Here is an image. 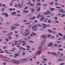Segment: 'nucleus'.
Listing matches in <instances>:
<instances>
[{"label": "nucleus", "mask_w": 65, "mask_h": 65, "mask_svg": "<svg viewBox=\"0 0 65 65\" xmlns=\"http://www.w3.org/2000/svg\"><path fill=\"white\" fill-rule=\"evenodd\" d=\"M42 38H44V39H45L47 38V35H42Z\"/></svg>", "instance_id": "f257e3e1"}, {"label": "nucleus", "mask_w": 65, "mask_h": 65, "mask_svg": "<svg viewBox=\"0 0 65 65\" xmlns=\"http://www.w3.org/2000/svg\"><path fill=\"white\" fill-rule=\"evenodd\" d=\"M51 46V47H53L54 46V45L53 44V43L52 42H50L48 45V46H49V47Z\"/></svg>", "instance_id": "f03ea898"}, {"label": "nucleus", "mask_w": 65, "mask_h": 65, "mask_svg": "<svg viewBox=\"0 0 65 65\" xmlns=\"http://www.w3.org/2000/svg\"><path fill=\"white\" fill-rule=\"evenodd\" d=\"M4 61H9V58L8 57H5L3 59Z\"/></svg>", "instance_id": "7ed1b4c3"}, {"label": "nucleus", "mask_w": 65, "mask_h": 65, "mask_svg": "<svg viewBox=\"0 0 65 65\" xmlns=\"http://www.w3.org/2000/svg\"><path fill=\"white\" fill-rule=\"evenodd\" d=\"M27 61V59L26 58H23L21 59V61H22L23 62H24V61Z\"/></svg>", "instance_id": "20e7f679"}, {"label": "nucleus", "mask_w": 65, "mask_h": 65, "mask_svg": "<svg viewBox=\"0 0 65 65\" xmlns=\"http://www.w3.org/2000/svg\"><path fill=\"white\" fill-rule=\"evenodd\" d=\"M13 63H15L16 64H20V62H19L18 61L15 60H14L13 61Z\"/></svg>", "instance_id": "39448f33"}, {"label": "nucleus", "mask_w": 65, "mask_h": 65, "mask_svg": "<svg viewBox=\"0 0 65 65\" xmlns=\"http://www.w3.org/2000/svg\"><path fill=\"white\" fill-rule=\"evenodd\" d=\"M45 40H43V41L41 43V45L42 46V45H43V44H44L45 43Z\"/></svg>", "instance_id": "423d86ee"}, {"label": "nucleus", "mask_w": 65, "mask_h": 65, "mask_svg": "<svg viewBox=\"0 0 65 65\" xmlns=\"http://www.w3.org/2000/svg\"><path fill=\"white\" fill-rule=\"evenodd\" d=\"M44 19H45V17H44L40 19L39 20V21L40 22H41V21H43V20Z\"/></svg>", "instance_id": "0eeeda50"}, {"label": "nucleus", "mask_w": 65, "mask_h": 65, "mask_svg": "<svg viewBox=\"0 0 65 65\" xmlns=\"http://www.w3.org/2000/svg\"><path fill=\"white\" fill-rule=\"evenodd\" d=\"M63 11H63V9H60L59 10V12H61L62 13L63 12Z\"/></svg>", "instance_id": "6e6552de"}, {"label": "nucleus", "mask_w": 65, "mask_h": 65, "mask_svg": "<svg viewBox=\"0 0 65 65\" xmlns=\"http://www.w3.org/2000/svg\"><path fill=\"white\" fill-rule=\"evenodd\" d=\"M29 34V32H26L25 34V36H27L28 35V34Z\"/></svg>", "instance_id": "1a4fd4ad"}, {"label": "nucleus", "mask_w": 65, "mask_h": 65, "mask_svg": "<svg viewBox=\"0 0 65 65\" xmlns=\"http://www.w3.org/2000/svg\"><path fill=\"white\" fill-rule=\"evenodd\" d=\"M12 32H11L9 33L7 35V36H10V35H12Z\"/></svg>", "instance_id": "9d476101"}, {"label": "nucleus", "mask_w": 65, "mask_h": 65, "mask_svg": "<svg viewBox=\"0 0 65 65\" xmlns=\"http://www.w3.org/2000/svg\"><path fill=\"white\" fill-rule=\"evenodd\" d=\"M16 13H17L16 12H13V13H11V14L12 15H15V14H16Z\"/></svg>", "instance_id": "9b49d317"}, {"label": "nucleus", "mask_w": 65, "mask_h": 65, "mask_svg": "<svg viewBox=\"0 0 65 65\" xmlns=\"http://www.w3.org/2000/svg\"><path fill=\"white\" fill-rule=\"evenodd\" d=\"M51 54L52 55H57V54L54 52H51Z\"/></svg>", "instance_id": "f8f14e48"}, {"label": "nucleus", "mask_w": 65, "mask_h": 65, "mask_svg": "<svg viewBox=\"0 0 65 65\" xmlns=\"http://www.w3.org/2000/svg\"><path fill=\"white\" fill-rule=\"evenodd\" d=\"M18 5L19 7H20V8H22V6H23L22 5H21L19 4H18Z\"/></svg>", "instance_id": "ddd939ff"}, {"label": "nucleus", "mask_w": 65, "mask_h": 65, "mask_svg": "<svg viewBox=\"0 0 65 65\" xmlns=\"http://www.w3.org/2000/svg\"><path fill=\"white\" fill-rule=\"evenodd\" d=\"M47 18H45V19L44 20V23H46V22H47Z\"/></svg>", "instance_id": "4468645a"}, {"label": "nucleus", "mask_w": 65, "mask_h": 65, "mask_svg": "<svg viewBox=\"0 0 65 65\" xmlns=\"http://www.w3.org/2000/svg\"><path fill=\"white\" fill-rule=\"evenodd\" d=\"M5 16L6 17V18H7V17H8V14L7 13L5 12Z\"/></svg>", "instance_id": "2eb2a0df"}, {"label": "nucleus", "mask_w": 65, "mask_h": 65, "mask_svg": "<svg viewBox=\"0 0 65 65\" xmlns=\"http://www.w3.org/2000/svg\"><path fill=\"white\" fill-rule=\"evenodd\" d=\"M40 16H41V14L40 13L39 14H38V16H37V19H38V18H39V17H40Z\"/></svg>", "instance_id": "dca6fc26"}, {"label": "nucleus", "mask_w": 65, "mask_h": 65, "mask_svg": "<svg viewBox=\"0 0 65 65\" xmlns=\"http://www.w3.org/2000/svg\"><path fill=\"white\" fill-rule=\"evenodd\" d=\"M41 3H37V4L36 5V6L37 5H38V6H40V5H41Z\"/></svg>", "instance_id": "f3484780"}, {"label": "nucleus", "mask_w": 65, "mask_h": 65, "mask_svg": "<svg viewBox=\"0 0 65 65\" xmlns=\"http://www.w3.org/2000/svg\"><path fill=\"white\" fill-rule=\"evenodd\" d=\"M17 27H14L12 28L11 29V30H14V29H17Z\"/></svg>", "instance_id": "a211bd4d"}, {"label": "nucleus", "mask_w": 65, "mask_h": 65, "mask_svg": "<svg viewBox=\"0 0 65 65\" xmlns=\"http://www.w3.org/2000/svg\"><path fill=\"white\" fill-rule=\"evenodd\" d=\"M47 13H48V14H50V13H51V12H50V11L48 10H47Z\"/></svg>", "instance_id": "6ab92c4d"}, {"label": "nucleus", "mask_w": 65, "mask_h": 65, "mask_svg": "<svg viewBox=\"0 0 65 65\" xmlns=\"http://www.w3.org/2000/svg\"><path fill=\"white\" fill-rule=\"evenodd\" d=\"M42 48V46H41L39 47L38 48V50H41V48Z\"/></svg>", "instance_id": "aec40b11"}, {"label": "nucleus", "mask_w": 65, "mask_h": 65, "mask_svg": "<svg viewBox=\"0 0 65 65\" xmlns=\"http://www.w3.org/2000/svg\"><path fill=\"white\" fill-rule=\"evenodd\" d=\"M46 27H47V25H45L44 26H43L42 27L43 29H45L46 28Z\"/></svg>", "instance_id": "412c9836"}, {"label": "nucleus", "mask_w": 65, "mask_h": 65, "mask_svg": "<svg viewBox=\"0 0 65 65\" xmlns=\"http://www.w3.org/2000/svg\"><path fill=\"white\" fill-rule=\"evenodd\" d=\"M53 3H54V2L52 1L51 2V3H50L49 4L50 5H53Z\"/></svg>", "instance_id": "4be33fe9"}, {"label": "nucleus", "mask_w": 65, "mask_h": 65, "mask_svg": "<svg viewBox=\"0 0 65 65\" xmlns=\"http://www.w3.org/2000/svg\"><path fill=\"white\" fill-rule=\"evenodd\" d=\"M23 12L24 13H25V12H26V13H27V12H29V11L27 10H24Z\"/></svg>", "instance_id": "5701e85b"}, {"label": "nucleus", "mask_w": 65, "mask_h": 65, "mask_svg": "<svg viewBox=\"0 0 65 65\" xmlns=\"http://www.w3.org/2000/svg\"><path fill=\"white\" fill-rule=\"evenodd\" d=\"M58 61H63L64 60V59H58Z\"/></svg>", "instance_id": "b1692460"}, {"label": "nucleus", "mask_w": 65, "mask_h": 65, "mask_svg": "<svg viewBox=\"0 0 65 65\" xmlns=\"http://www.w3.org/2000/svg\"><path fill=\"white\" fill-rule=\"evenodd\" d=\"M47 37H51V35L50 34H48L47 35Z\"/></svg>", "instance_id": "393cba45"}, {"label": "nucleus", "mask_w": 65, "mask_h": 65, "mask_svg": "<svg viewBox=\"0 0 65 65\" xmlns=\"http://www.w3.org/2000/svg\"><path fill=\"white\" fill-rule=\"evenodd\" d=\"M28 26L29 27H30L28 28V29H30L31 28V27H32V26L31 25H28Z\"/></svg>", "instance_id": "a878e982"}, {"label": "nucleus", "mask_w": 65, "mask_h": 65, "mask_svg": "<svg viewBox=\"0 0 65 65\" xmlns=\"http://www.w3.org/2000/svg\"><path fill=\"white\" fill-rule=\"evenodd\" d=\"M35 27V25H34L32 27H31V30H33L34 28V27Z\"/></svg>", "instance_id": "bb28decb"}, {"label": "nucleus", "mask_w": 65, "mask_h": 65, "mask_svg": "<svg viewBox=\"0 0 65 65\" xmlns=\"http://www.w3.org/2000/svg\"><path fill=\"white\" fill-rule=\"evenodd\" d=\"M48 31L49 33H52V31L50 29H48Z\"/></svg>", "instance_id": "cd10ccee"}, {"label": "nucleus", "mask_w": 65, "mask_h": 65, "mask_svg": "<svg viewBox=\"0 0 65 65\" xmlns=\"http://www.w3.org/2000/svg\"><path fill=\"white\" fill-rule=\"evenodd\" d=\"M24 1L23 0H22L21 1V3H22V5H23V4H24Z\"/></svg>", "instance_id": "c85d7f7f"}, {"label": "nucleus", "mask_w": 65, "mask_h": 65, "mask_svg": "<svg viewBox=\"0 0 65 65\" xmlns=\"http://www.w3.org/2000/svg\"><path fill=\"white\" fill-rule=\"evenodd\" d=\"M48 23L49 24H51V20H48Z\"/></svg>", "instance_id": "c756f323"}, {"label": "nucleus", "mask_w": 65, "mask_h": 65, "mask_svg": "<svg viewBox=\"0 0 65 65\" xmlns=\"http://www.w3.org/2000/svg\"><path fill=\"white\" fill-rule=\"evenodd\" d=\"M26 47H27V48H30V46L29 45H27V46H26Z\"/></svg>", "instance_id": "7c9ffc66"}, {"label": "nucleus", "mask_w": 65, "mask_h": 65, "mask_svg": "<svg viewBox=\"0 0 65 65\" xmlns=\"http://www.w3.org/2000/svg\"><path fill=\"white\" fill-rule=\"evenodd\" d=\"M65 16V14H63L61 16V17H64Z\"/></svg>", "instance_id": "2f4dec72"}, {"label": "nucleus", "mask_w": 65, "mask_h": 65, "mask_svg": "<svg viewBox=\"0 0 65 65\" xmlns=\"http://www.w3.org/2000/svg\"><path fill=\"white\" fill-rule=\"evenodd\" d=\"M19 42L20 43H21V42H22V40L20 39L19 40Z\"/></svg>", "instance_id": "473e14b6"}, {"label": "nucleus", "mask_w": 65, "mask_h": 65, "mask_svg": "<svg viewBox=\"0 0 65 65\" xmlns=\"http://www.w3.org/2000/svg\"><path fill=\"white\" fill-rule=\"evenodd\" d=\"M54 22L55 23H57V24H59V21H54Z\"/></svg>", "instance_id": "72a5a7b5"}, {"label": "nucleus", "mask_w": 65, "mask_h": 65, "mask_svg": "<svg viewBox=\"0 0 65 65\" xmlns=\"http://www.w3.org/2000/svg\"><path fill=\"white\" fill-rule=\"evenodd\" d=\"M54 46L55 47H56V46H58V44H55L54 45Z\"/></svg>", "instance_id": "f704fd0d"}, {"label": "nucleus", "mask_w": 65, "mask_h": 65, "mask_svg": "<svg viewBox=\"0 0 65 65\" xmlns=\"http://www.w3.org/2000/svg\"><path fill=\"white\" fill-rule=\"evenodd\" d=\"M15 36L16 37H19V35L18 34H15Z\"/></svg>", "instance_id": "c9c22d12"}, {"label": "nucleus", "mask_w": 65, "mask_h": 65, "mask_svg": "<svg viewBox=\"0 0 65 65\" xmlns=\"http://www.w3.org/2000/svg\"><path fill=\"white\" fill-rule=\"evenodd\" d=\"M43 13H44V15H46V14H48V13H47V12H46L45 13V12H44Z\"/></svg>", "instance_id": "e433bc0d"}, {"label": "nucleus", "mask_w": 65, "mask_h": 65, "mask_svg": "<svg viewBox=\"0 0 65 65\" xmlns=\"http://www.w3.org/2000/svg\"><path fill=\"white\" fill-rule=\"evenodd\" d=\"M35 10H34V9H31V11H32V12H34Z\"/></svg>", "instance_id": "4c0bfd02"}, {"label": "nucleus", "mask_w": 65, "mask_h": 65, "mask_svg": "<svg viewBox=\"0 0 65 65\" xmlns=\"http://www.w3.org/2000/svg\"><path fill=\"white\" fill-rule=\"evenodd\" d=\"M14 55H15V56H19V54H14Z\"/></svg>", "instance_id": "58836bf2"}, {"label": "nucleus", "mask_w": 65, "mask_h": 65, "mask_svg": "<svg viewBox=\"0 0 65 65\" xmlns=\"http://www.w3.org/2000/svg\"><path fill=\"white\" fill-rule=\"evenodd\" d=\"M15 26H19V24H14Z\"/></svg>", "instance_id": "ea45409f"}, {"label": "nucleus", "mask_w": 65, "mask_h": 65, "mask_svg": "<svg viewBox=\"0 0 65 65\" xmlns=\"http://www.w3.org/2000/svg\"><path fill=\"white\" fill-rule=\"evenodd\" d=\"M33 30L34 31H37V29L36 28H35L34 29H33Z\"/></svg>", "instance_id": "a19ab883"}, {"label": "nucleus", "mask_w": 65, "mask_h": 65, "mask_svg": "<svg viewBox=\"0 0 65 65\" xmlns=\"http://www.w3.org/2000/svg\"><path fill=\"white\" fill-rule=\"evenodd\" d=\"M63 36L64 37L62 38V40H64L65 39V35Z\"/></svg>", "instance_id": "79ce46f5"}, {"label": "nucleus", "mask_w": 65, "mask_h": 65, "mask_svg": "<svg viewBox=\"0 0 65 65\" xmlns=\"http://www.w3.org/2000/svg\"><path fill=\"white\" fill-rule=\"evenodd\" d=\"M56 8H61V7H57V6H56Z\"/></svg>", "instance_id": "37998d69"}, {"label": "nucleus", "mask_w": 65, "mask_h": 65, "mask_svg": "<svg viewBox=\"0 0 65 65\" xmlns=\"http://www.w3.org/2000/svg\"><path fill=\"white\" fill-rule=\"evenodd\" d=\"M22 43H24V44H26V43H25V41H22Z\"/></svg>", "instance_id": "c03bdc74"}, {"label": "nucleus", "mask_w": 65, "mask_h": 65, "mask_svg": "<svg viewBox=\"0 0 65 65\" xmlns=\"http://www.w3.org/2000/svg\"><path fill=\"white\" fill-rule=\"evenodd\" d=\"M3 43L4 44H7V42H4Z\"/></svg>", "instance_id": "a18cd8bd"}, {"label": "nucleus", "mask_w": 65, "mask_h": 65, "mask_svg": "<svg viewBox=\"0 0 65 65\" xmlns=\"http://www.w3.org/2000/svg\"><path fill=\"white\" fill-rule=\"evenodd\" d=\"M30 6H34V5H33V4H30Z\"/></svg>", "instance_id": "49530a36"}, {"label": "nucleus", "mask_w": 65, "mask_h": 65, "mask_svg": "<svg viewBox=\"0 0 65 65\" xmlns=\"http://www.w3.org/2000/svg\"><path fill=\"white\" fill-rule=\"evenodd\" d=\"M5 40H6V41H9V40L7 39H5Z\"/></svg>", "instance_id": "de8ad7c7"}, {"label": "nucleus", "mask_w": 65, "mask_h": 65, "mask_svg": "<svg viewBox=\"0 0 65 65\" xmlns=\"http://www.w3.org/2000/svg\"><path fill=\"white\" fill-rule=\"evenodd\" d=\"M61 46H62V45H61V44H60V45H59L58 46V48H59L60 47H61Z\"/></svg>", "instance_id": "09e8293b"}, {"label": "nucleus", "mask_w": 65, "mask_h": 65, "mask_svg": "<svg viewBox=\"0 0 65 65\" xmlns=\"http://www.w3.org/2000/svg\"><path fill=\"white\" fill-rule=\"evenodd\" d=\"M43 60H44V61H46V60H47V59L44 58L43 59Z\"/></svg>", "instance_id": "8fccbe9b"}, {"label": "nucleus", "mask_w": 65, "mask_h": 65, "mask_svg": "<svg viewBox=\"0 0 65 65\" xmlns=\"http://www.w3.org/2000/svg\"><path fill=\"white\" fill-rule=\"evenodd\" d=\"M12 46H14V43H12Z\"/></svg>", "instance_id": "3c124183"}, {"label": "nucleus", "mask_w": 65, "mask_h": 65, "mask_svg": "<svg viewBox=\"0 0 65 65\" xmlns=\"http://www.w3.org/2000/svg\"><path fill=\"white\" fill-rule=\"evenodd\" d=\"M25 31H26V32H29V30L27 29H25Z\"/></svg>", "instance_id": "603ef678"}, {"label": "nucleus", "mask_w": 65, "mask_h": 65, "mask_svg": "<svg viewBox=\"0 0 65 65\" xmlns=\"http://www.w3.org/2000/svg\"><path fill=\"white\" fill-rule=\"evenodd\" d=\"M2 32H3V33H6V32H7V31H3Z\"/></svg>", "instance_id": "864d4df0"}, {"label": "nucleus", "mask_w": 65, "mask_h": 65, "mask_svg": "<svg viewBox=\"0 0 65 65\" xmlns=\"http://www.w3.org/2000/svg\"><path fill=\"white\" fill-rule=\"evenodd\" d=\"M40 10V8H38L37 10V11H39V10Z\"/></svg>", "instance_id": "5fc2aeb1"}, {"label": "nucleus", "mask_w": 65, "mask_h": 65, "mask_svg": "<svg viewBox=\"0 0 65 65\" xmlns=\"http://www.w3.org/2000/svg\"><path fill=\"white\" fill-rule=\"evenodd\" d=\"M41 51H40L38 53V55H40V54H41Z\"/></svg>", "instance_id": "6e6d98bb"}, {"label": "nucleus", "mask_w": 65, "mask_h": 65, "mask_svg": "<svg viewBox=\"0 0 65 65\" xmlns=\"http://www.w3.org/2000/svg\"><path fill=\"white\" fill-rule=\"evenodd\" d=\"M54 9H55L54 8H52L51 10V11H53V10H54Z\"/></svg>", "instance_id": "4d7b16f0"}, {"label": "nucleus", "mask_w": 65, "mask_h": 65, "mask_svg": "<svg viewBox=\"0 0 65 65\" xmlns=\"http://www.w3.org/2000/svg\"><path fill=\"white\" fill-rule=\"evenodd\" d=\"M54 18L55 20H57V19H58V18H57V17H55Z\"/></svg>", "instance_id": "13d9d810"}, {"label": "nucleus", "mask_w": 65, "mask_h": 65, "mask_svg": "<svg viewBox=\"0 0 65 65\" xmlns=\"http://www.w3.org/2000/svg\"><path fill=\"white\" fill-rule=\"evenodd\" d=\"M4 14H5V13H3L1 14V15H4Z\"/></svg>", "instance_id": "bf43d9fd"}, {"label": "nucleus", "mask_w": 65, "mask_h": 65, "mask_svg": "<svg viewBox=\"0 0 65 65\" xmlns=\"http://www.w3.org/2000/svg\"><path fill=\"white\" fill-rule=\"evenodd\" d=\"M56 37L58 38V37H59V35L58 34H57L56 35Z\"/></svg>", "instance_id": "052dcab7"}, {"label": "nucleus", "mask_w": 65, "mask_h": 65, "mask_svg": "<svg viewBox=\"0 0 65 65\" xmlns=\"http://www.w3.org/2000/svg\"><path fill=\"white\" fill-rule=\"evenodd\" d=\"M59 49L60 51H63V49L62 48H59Z\"/></svg>", "instance_id": "680f3d73"}, {"label": "nucleus", "mask_w": 65, "mask_h": 65, "mask_svg": "<svg viewBox=\"0 0 65 65\" xmlns=\"http://www.w3.org/2000/svg\"><path fill=\"white\" fill-rule=\"evenodd\" d=\"M25 53L24 52H23V53H22V55H25Z\"/></svg>", "instance_id": "e2e57ef3"}, {"label": "nucleus", "mask_w": 65, "mask_h": 65, "mask_svg": "<svg viewBox=\"0 0 65 65\" xmlns=\"http://www.w3.org/2000/svg\"><path fill=\"white\" fill-rule=\"evenodd\" d=\"M38 26H39V27H41V25L40 24H38L37 25Z\"/></svg>", "instance_id": "0e129e2a"}, {"label": "nucleus", "mask_w": 65, "mask_h": 65, "mask_svg": "<svg viewBox=\"0 0 65 65\" xmlns=\"http://www.w3.org/2000/svg\"><path fill=\"white\" fill-rule=\"evenodd\" d=\"M64 65V63L63 62L61 63L59 65Z\"/></svg>", "instance_id": "69168bd1"}, {"label": "nucleus", "mask_w": 65, "mask_h": 65, "mask_svg": "<svg viewBox=\"0 0 65 65\" xmlns=\"http://www.w3.org/2000/svg\"><path fill=\"white\" fill-rule=\"evenodd\" d=\"M2 6L3 7H4V6H5V4H3Z\"/></svg>", "instance_id": "338daca9"}, {"label": "nucleus", "mask_w": 65, "mask_h": 65, "mask_svg": "<svg viewBox=\"0 0 65 65\" xmlns=\"http://www.w3.org/2000/svg\"><path fill=\"white\" fill-rule=\"evenodd\" d=\"M27 38H28V39H31V38H30V37L29 36H28V37H27Z\"/></svg>", "instance_id": "774afa93"}]
</instances>
